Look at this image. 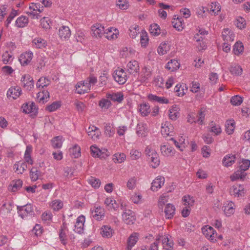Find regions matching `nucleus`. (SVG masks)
Here are the masks:
<instances>
[{
	"instance_id": "24",
	"label": "nucleus",
	"mask_w": 250,
	"mask_h": 250,
	"mask_svg": "<svg viewBox=\"0 0 250 250\" xmlns=\"http://www.w3.org/2000/svg\"><path fill=\"white\" fill-rule=\"evenodd\" d=\"M21 94V88L19 86L11 87L7 92V96L8 98H12L16 99Z\"/></svg>"
},
{
	"instance_id": "33",
	"label": "nucleus",
	"mask_w": 250,
	"mask_h": 250,
	"mask_svg": "<svg viewBox=\"0 0 250 250\" xmlns=\"http://www.w3.org/2000/svg\"><path fill=\"white\" fill-rule=\"evenodd\" d=\"M236 157L235 155L229 154L226 155L223 159V164L225 167H229L232 165L235 162Z\"/></svg>"
},
{
	"instance_id": "43",
	"label": "nucleus",
	"mask_w": 250,
	"mask_h": 250,
	"mask_svg": "<svg viewBox=\"0 0 250 250\" xmlns=\"http://www.w3.org/2000/svg\"><path fill=\"white\" fill-rule=\"evenodd\" d=\"M101 234L104 237L110 238L113 234V230L109 226H104L101 228Z\"/></svg>"
},
{
	"instance_id": "10",
	"label": "nucleus",
	"mask_w": 250,
	"mask_h": 250,
	"mask_svg": "<svg viewBox=\"0 0 250 250\" xmlns=\"http://www.w3.org/2000/svg\"><path fill=\"white\" fill-rule=\"evenodd\" d=\"M21 85L26 90H31L34 85V82L33 78L29 74L23 75L21 78Z\"/></svg>"
},
{
	"instance_id": "12",
	"label": "nucleus",
	"mask_w": 250,
	"mask_h": 250,
	"mask_svg": "<svg viewBox=\"0 0 250 250\" xmlns=\"http://www.w3.org/2000/svg\"><path fill=\"white\" fill-rule=\"evenodd\" d=\"M122 216L123 221L127 225H132L135 221L134 212L130 209L125 210Z\"/></svg>"
},
{
	"instance_id": "46",
	"label": "nucleus",
	"mask_w": 250,
	"mask_h": 250,
	"mask_svg": "<svg viewBox=\"0 0 250 250\" xmlns=\"http://www.w3.org/2000/svg\"><path fill=\"white\" fill-rule=\"evenodd\" d=\"M64 141L62 136H59L54 137L52 140V146L54 148H59L62 146Z\"/></svg>"
},
{
	"instance_id": "38",
	"label": "nucleus",
	"mask_w": 250,
	"mask_h": 250,
	"mask_svg": "<svg viewBox=\"0 0 250 250\" xmlns=\"http://www.w3.org/2000/svg\"><path fill=\"white\" fill-rule=\"evenodd\" d=\"M13 167L18 174H21L26 170L27 166L25 162H18L14 165Z\"/></svg>"
},
{
	"instance_id": "5",
	"label": "nucleus",
	"mask_w": 250,
	"mask_h": 250,
	"mask_svg": "<svg viewBox=\"0 0 250 250\" xmlns=\"http://www.w3.org/2000/svg\"><path fill=\"white\" fill-rule=\"evenodd\" d=\"M115 81L120 84H124L127 81L128 76L124 69L118 68L113 74Z\"/></svg>"
},
{
	"instance_id": "57",
	"label": "nucleus",
	"mask_w": 250,
	"mask_h": 250,
	"mask_svg": "<svg viewBox=\"0 0 250 250\" xmlns=\"http://www.w3.org/2000/svg\"><path fill=\"white\" fill-rule=\"evenodd\" d=\"M184 85H182L180 83L177 84L174 88V92L176 93V95L179 97L183 96L185 94V90H187V88L184 89Z\"/></svg>"
},
{
	"instance_id": "20",
	"label": "nucleus",
	"mask_w": 250,
	"mask_h": 250,
	"mask_svg": "<svg viewBox=\"0 0 250 250\" xmlns=\"http://www.w3.org/2000/svg\"><path fill=\"white\" fill-rule=\"evenodd\" d=\"M136 133L139 137H145L148 133L146 124L143 123H139L136 127Z\"/></svg>"
},
{
	"instance_id": "51",
	"label": "nucleus",
	"mask_w": 250,
	"mask_h": 250,
	"mask_svg": "<svg viewBox=\"0 0 250 250\" xmlns=\"http://www.w3.org/2000/svg\"><path fill=\"white\" fill-rule=\"evenodd\" d=\"M246 176V173L244 171L240 170H237L232 175L230 176V179L232 181H236L238 179H242Z\"/></svg>"
},
{
	"instance_id": "6",
	"label": "nucleus",
	"mask_w": 250,
	"mask_h": 250,
	"mask_svg": "<svg viewBox=\"0 0 250 250\" xmlns=\"http://www.w3.org/2000/svg\"><path fill=\"white\" fill-rule=\"evenodd\" d=\"M29 11L27 12L29 15L33 16V18L39 19L42 16L40 14L43 10V7L39 3H32L29 5Z\"/></svg>"
},
{
	"instance_id": "36",
	"label": "nucleus",
	"mask_w": 250,
	"mask_h": 250,
	"mask_svg": "<svg viewBox=\"0 0 250 250\" xmlns=\"http://www.w3.org/2000/svg\"><path fill=\"white\" fill-rule=\"evenodd\" d=\"M32 152V147L31 145H28L26 147V150L24 153V158L25 162L28 164L32 165L33 161L31 158V154Z\"/></svg>"
},
{
	"instance_id": "2",
	"label": "nucleus",
	"mask_w": 250,
	"mask_h": 250,
	"mask_svg": "<svg viewBox=\"0 0 250 250\" xmlns=\"http://www.w3.org/2000/svg\"><path fill=\"white\" fill-rule=\"evenodd\" d=\"M97 82V78L90 76L85 80L83 83L79 82L76 85V90L77 93L83 94L88 92L90 90L91 86L94 85Z\"/></svg>"
},
{
	"instance_id": "58",
	"label": "nucleus",
	"mask_w": 250,
	"mask_h": 250,
	"mask_svg": "<svg viewBox=\"0 0 250 250\" xmlns=\"http://www.w3.org/2000/svg\"><path fill=\"white\" fill-rule=\"evenodd\" d=\"M209 9L214 15H216L221 10V6L217 2H212L209 6Z\"/></svg>"
},
{
	"instance_id": "29",
	"label": "nucleus",
	"mask_w": 250,
	"mask_h": 250,
	"mask_svg": "<svg viewBox=\"0 0 250 250\" xmlns=\"http://www.w3.org/2000/svg\"><path fill=\"white\" fill-rule=\"evenodd\" d=\"M104 204L108 208V209L117 210L119 208V204L116 200L112 197H109L105 199Z\"/></svg>"
},
{
	"instance_id": "26",
	"label": "nucleus",
	"mask_w": 250,
	"mask_h": 250,
	"mask_svg": "<svg viewBox=\"0 0 250 250\" xmlns=\"http://www.w3.org/2000/svg\"><path fill=\"white\" fill-rule=\"evenodd\" d=\"M230 192L235 197L242 196L244 194V186L240 185H234L230 188Z\"/></svg>"
},
{
	"instance_id": "55",
	"label": "nucleus",
	"mask_w": 250,
	"mask_h": 250,
	"mask_svg": "<svg viewBox=\"0 0 250 250\" xmlns=\"http://www.w3.org/2000/svg\"><path fill=\"white\" fill-rule=\"evenodd\" d=\"M126 159L125 155L123 153H117L113 156V161L115 163H122Z\"/></svg>"
},
{
	"instance_id": "39",
	"label": "nucleus",
	"mask_w": 250,
	"mask_h": 250,
	"mask_svg": "<svg viewBox=\"0 0 250 250\" xmlns=\"http://www.w3.org/2000/svg\"><path fill=\"white\" fill-rule=\"evenodd\" d=\"M28 18L25 16H21L16 21V26L19 28H22L26 26L28 23Z\"/></svg>"
},
{
	"instance_id": "17",
	"label": "nucleus",
	"mask_w": 250,
	"mask_h": 250,
	"mask_svg": "<svg viewBox=\"0 0 250 250\" xmlns=\"http://www.w3.org/2000/svg\"><path fill=\"white\" fill-rule=\"evenodd\" d=\"M23 112L26 114H31V116H36L37 113V108L35 104H23L22 106Z\"/></svg>"
},
{
	"instance_id": "35",
	"label": "nucleus",
	"mask_w": 250,
	"mask_h": 250,
	"mask_svg": "<svg viewBox=\"0 0 250 250\" xmlns=\"http://www.w3.org/2000/svg\"><path fill=\"white\" fill-rule=\"evenodd\" d=\"M49 98V93L47 90H42L37 95V99L40 103H44L48 101Z\"/></svg>"
},
{
	"instance_id": "14",
	"label": "nucleus",
	"mask_w": 250,
	"mask_h": 250,
	"mask_svg": "<svg viewBox=\"0 0 250 250\" xmlns=\"http://www.w3.org/2000/svg\"><path fill=\"white\" fill-rule=\"evenodd\" d=\"M87 132L88 136L94 141L98 140L101 134L99 128L94 125L89 126Z\"/></svg>"
},
{
	"instance_id": "11",
	"label": "nucleus",
	"mask_w": 250,
	"mask_h": 250,
	"mask_svg": "<svg viewBox=\"0 0 250 250\" xmlns=\"http://www.w3.org/2000/svg\"><path fill=\"white\" fill-rule=\"evenodd\" d=\"M161 154L165 157H170L175 154V151L173 147L168 143H163L161 145Z\"/></svg>"
},
{
	"instance_id": "22",
	"label": "nucleus",
	"mask_w": 250,
	"mask_h": 250,
	"mask_svg": "<svg viewBox=\"0 0 250 250\" xmlns=\"http://www.w3.org/2000/svg\"><path fill=\"white\" fill-rule=\"evenodd\" d=\"M119 34V32L117 28L110 27L105 30L104 35L108 40H111L117 39Z\"/></svg>"
},
{
	"instance_id": "54",
	"label": "nucleus",
	"mask_w": 250,
	"mask_h": 250,
	"mask_svg": "<svg viewBox=\"0 0 250 250\" xmlns=\"http://www.w3.org/2000/svg\"><path fill=\"white\" fill-rule=\"evenodd\" d=\"M243 50L244 46L242 42H237L234 44L233 51L235 55H240L243 52Z\"/></svg>"
},
{
	"instance_id": "61",
	"label": "nucleus",
	"mask_w": 250,
	"mask_h": 250,
	"mask_svg": "<svg viewBox=\"0 0 250 250\" xmlns=\"http://www.w3.org/2000/svg\"><path fill=\"white\" fill-rule=\"evenodd\" d=\"M149 31L150 34L154 36H158L160 34V28L157 24H152L150 26Z\"/></svg>"
},
{
	"instance_id": "49",
	"label": "nucleus",
	"mask_w": 250,
	"mask_h": 250,
	"mask_svg": "<svg viewBox=\"0 0 250 250\" xmlns=\"http://www.w3.org/2000/svg\"><path fill=\"white\" fill-rule=\"evenodd\" d=\"M107 97L113 101H116L119 103L121 102L124 99L123 94L120 92L108 94L107 95Z\"/></svg>"
},
{
	"instance_id": "16",
	"label": "nucleus",
	"mask_w": 250,
	"mask_h": 250,
	"mask_svg": "<svg viewBox=\"0 0 250 250\" xmlns=\"http://www.w3.org/2000/svg\"><path fill=\"white\" fill-rule=\"evenodd\" d=\"M165 178L161 176H157L151 183V189L153 191H157L161 188L165 183Z\"/></svg>"
},
{
	"instance_id": "27",
	"label": "nucleus",
	"mask_w": 250,
	"mask_h": 250,
	"mask_svg": "<svg viewBox=\"0 0 250 250\" xmlns=\"http://www.w3.org/2000/svg\"><path fill=\"white\" fill-rule=\"evenodd\" d=\"M223 40L226 42H232L234 40L235 35L229 28L224 29L222 33Z\"/></svg>"
},
{
	"instance_id": "19",
	"label": "nucleus",
	"mask_w": 250,
	"mask_h": 250,
	"mask_svg": "<svg viewBox=\"0 0 250 250\" xmlns=\"http://www.w3.org/2000/svg\"><path fill=\"white\" fill-rule=\"evenodd\" d=\"M33 54L31 51L22 53L19 58V61L22 65H27L32 60Z\"/></svg>"
},
{
	"instance_id": "48",
	"label": "nucleus",
	"mask_w": 250,
	"mask_h": 250,
	"mask_svg": "<svg viewBox=\"0 0 250 250\" xmlns=\"http://www.w3.org/2000/svg\"><path fill=\"white\" fill-rule=\"evenodd\" d=\"M170 140L172 141L176 147L179 149L180 151H182L185 148V138L183 137H181L179 139V141H177L173 138L170 139Z\"/></svg>"
},
{
	"instance_id": "40",
	"label": "nucleus",
	"mask_w": 250,
	"mask_h": 250,
	"mask_svg": "<svg viewBox=\"0 0 250 250\" xmlns=\"http://www.w3.org/2000/svg\"><path fill=\"white\" fill-rule=\"evenodd\" d=\"M51 81L48 78L45 77H42L38 80L36 86L38 88H42L49 85Z\"/></svg>"
},
{
	"instance_id": "41",
	"label": "nucleus",
	"mask_w": 250,
	"mask_h": 250,
	"mask_svg": "<svg viewBox=\"0 0 250 250\" xmlns=\"http://www.w3.org/2000/svg\"><path fill=\"white\" fill-rule=\"evenodd\" d=\"M179 107L176 105H173L169 110V118L172 120H176L179 114Z\"/></svg>"
},
{
	"instance_id": "44",
	"label": "nucleus",
	"mask_w": 250,
	"mask_h": 250,
	"mask_svg": "<svg viewBox=\"0 0 250 250\" xmlns=\"http://www.w3.org/2000/svg\"><path fill=\"white\" fill-rule=\"evenodd\" d=\"M33 44L35 48L42 49L46 46L47 43L44 40L38 38L33 40Z\"/></svg>"
},
{
	"instance_id": "34",
	"label": "nucleus",
	"mask_w": 250,
	"mask_h": 250,
	"mask_svg": "<svg viewBox=\"0 0 250 250\" xmlns=\"http://www.w3.org/2000/svg\"><path fill=\"white\" fill-rule=\"evenodd\" d=\"M151 77V72L150 68L145 67L142 69L141 75V81L143 83L147 82Z\"/></svg>"
},
{
	"instance_id": "28",
	"label": "nucleus",
	"mask_w": 250,
	"mask_h": 250,
	"mask_svg": "<svg viewBox=\"0 0 250 250\" xmlns=\"http://www.w3.org/2000/svg\"><path fill=\"white\" fill-rule=\"evenodd\" d=\"M173 27L177 31H180L184 29L183 20L182 18L174 16L172 20Z\"/></svg>"
},
{
	"instance_id": "7",
	"label": "nucleus",
	"mask_w": 250,
	"mask_h": 250,
	"mask_svg": "<svg viewBox=\"0 0 250 250\" xmlns=\"http://www.w3.org/2000/svg\"><path fill=\"white\" fill-rule=\"evenodd\" d=\"M202 231L203 234L209 241L214 242L216 241L217 234L213 228L208 225L202 227Z\"/></svg>"
},
{
	"instance_id": "30",
	"label": "nucleus",
	"mask_w": 250,
	"mask_h": 250,
	"mask_svg": "<svg viewBox=\"0 0 250 250\" xmlns=\"http://www.w3.org/2000/svg\"><path fill=\"white\" fill-rule=\"evenodd\" d=\"M165 217L167 219H171L175 213V208L171 204H167L164 210Z\"/></svg>"
},
{
	"instance_id": "4",
	"label": "nucleus",
	"mask_w": 250,
	"mask_h": 250,
	"mask_svg": "<svg viewBox=\"0 0 250 250\" xmlns=\"http://www.w3.org/2000/svg\"><path fill=\"white\" fill-rule=\"evenodd\" d=\"M18 212L19 216L22 219L31 218L34 215L33 206L31 204H26L22 206L17 207Z\"/></svg>"
},
{
	"instance_id": "56",
	"label": "nucleus",
	"mask_w": 250,
	"mask_h": 250,
	"mask_svg": "<svg viewBox=\"0 0 250 250\" xmlns=\"http://www.w3.org/2000/svg\"><path fill=\"white\" fill-rule=\"evenodd\" d=\"M71 155L74 158H77L81 155V148L77 145H75L69 149Z\"/></svg>"
},
{
	"instance_id": "62",
	"label": "nucleus",
	"mask_w": 250,
	"mask_h": 250,
	"mask_svg": "<svg viewBox=\"0 0 250 250\" xmlns=\"http://www.w3.org/2000/svg\"><path fill=\"white\" fill-rule=\"evenodd\" d=\"M182 201L184 205L188 206V208H190V206H192L194 202L193 197L189 195L184 196L182 199Z\"/></svg>"
},
{
	"instance_id": "37",
	"label": "nucleus",
	"mask_w": 250,
	"mask_h": 250,
	"mask_svg": "<svg viewBox=\"0 0 250 250\" xmlns=\"http://www.w3.org/2000/svg\"><path fill=\"white\" fill-rule=\"evenodd\" d=\"M148 99L152 102H157L160 104H168L169 101L164 97H159L153 94H149Z\"/></svg>"
},
{
	"instance_id": "63",
	"label": "nucleus",
	"mask_w": 250,
	"mask_h": 250,
	"mask_svg": "<svg viewBox=\"0 0 250 250\" xmlns=\"http://www.w3.org/2000/svg\"><path fill=\"white\" fill-rule=\"evenodd\" d=\"M111 105V103L109 100L106 99H102L100 101L99 105L104 110L109 108Z\"/></svg>"
},
{
	"instance_id": "18",
	"label": "nucleus",
	"mask_w": 250,
	"mask_h": 250,
	"mask_svg": "<svg viewBox=\"0 0 250 250\" xmlns=\"http://www.w3.org/2000/svg\"><path fill=\"white\" fill-rule=\"evenodd\" d=\"M173 129L172 125L167 121L164 122L162 124L161 133L165 137L169 135L170 136V133L173 132Z\"/></svg>"
},
{
	"instance_id": "53",
	"label": "nucleus",
	"mask_w": 250,
	"mask_h": 250,
	"mask_svg": "<svg viewBox=\"0 0 250 250\" xmlns=\"http://www.w3.org/2000/svg\"><path fill=\"white\" fill-rule=\"evenodd\" d=\"M137 178L136 177L129 178L126 182V188L129 190H133L136 187Z\"/></svg>"
},
{
	"instance_id": "59",
	"label": "nucleus",
	"mask_w": 250,
	"mask_h": 250,
	"mask_svg": "<svg viewBox=\"0 0 250 250\" xmlns=\"http://www.w3.org/2000/svg\"><path fill=\"white\" fill-rule=\"evenodd\" d=\"M229 71L232 75H240L242 74L243 70L239 65H233L229 68Z\"/></svg>"
},
{
	"instance_id": "15",
	"label": "nucleus",
	"mask_w": 250,
	"mask_h": 250,
	"mask_svg": "<svg viewBox=\"0 0 250 250\" xmlns=\"http://www.w3.org/2000/svg\"><path fill=\"white\" fill-rule=\"evenodd\" d=\"M85 220V218L83 215H81L77 218L76 224L73 229L75 232L79 234H81L83 232Z\"/></svg>"
},
{
	"instance_id": "64",
	"label": "nucleus",
	"mask_w": 250,
	"mask_h": 250,
	"mask_svg": "<svg viewBox=\"0 0 250 250\" xmlns=\"http://www.w3.org/2000/svg\"><path fill=\"white\" fill-rule=\"evenodd\" d=\"M88 183L94 188H98L101 185L100 180L93 177H91L88 180Z\"/></svg>"
},
{
	"instance_id": "47",
	"label": "nucleus",
	"mask_w": 250,
	"mask_h": 250,
	"mask_svg": "<svg viewBox=\"0 0 250 250\" xmlns=\"http://www.w3.org/2000/svg\"><path fill=\"white\" fill-rule=\"evenodd\" d=\"M104 133L109 137H112L115 132L113 125L110 123H104Z\"/></svg>"
},
{
	"instance_id": "60",
	"label": "nucleus",
	"mask_w": 250,
	"mask_h": 250,
	"mask_svg": "<svg viewBox=\"0 0 250 250\" xmlns=\"http://www.w3.org/2000/svg\"><path fill=\"white\" fill-rule=\"evenodd\" d=\"M41 175V172L37 168L33 167L30 172V176L32 181H36Z\"/></svg>"
},
{
	"instance_id": "3",
	"label": "nucleus",
	"mask_w": 250,
	"mask_h": 250,
	"mask_svg": "<svg viewBox=\"0 0 250 250\" xmlns=\"http://www.w3.org/2000/svg\"><path fill=\"white\" fill-rule=\"evenodd\" d=\"M145 152L151 166L154 168L157 167L160 165V160L156 151L150 146H147L146 148Z\"/></svg>"
},
{
	"instance_id": "25",
	"label": "nucleus",
	"mask_w": 250,
	"mask_h": 250,
	"mask_svg": "<svg viewBox=\"0 0 250 250\" xmlns=\"http://www.w3.org/2000/svg\"><path fill=\"white\" fill-rule=\"evenodd\" d=\"M126 69L130 74H135L137 73L140 69L138 62L136 61H130L127 64Z\"/></svg>"
},
{
	"instance_id": "50",
	"label": "nucleus",
	"mask_w": 250,
	"mask_h": 250,
	"mask_svg": "<svg viewBox=\"0 0 250 250\" xmlns=\"http://www.w3.org/2000/svg\"><path fill=\"white\" fill-rule=\"evenodd\" d=\"M169 45L166 42H163L160 44L158 48L157 52L159 55H164L169 50Z\"/></svg>"
},
{
	"instance_id": "31",
	"label": "nucleus",
	"mask_w": 250,
	"mask_h": 250,
	"mask_svg": "<svg viewBox=\"0 0 250 250\" xmlns=\"http://www.w3.org/2000/svg\"><path fill=\"white\" fill-rule=\"evenodd\" d=\"M234 207V203L232 202L224 204V212L226 216H229L234 213L235 211Z\"/></svg>"
},
{
	"instance_id": "13",
	"label": "nucleus",
	"mask_w": 250,
	"mask_h": 250,
	"mask_svg": "<svg viewBox=\"0 0 250 250\" xmlns=\"http://www.w3.org/2000/svg\"><path fill=\"white\" fill-rule=\"evenodd\" d=\"M91 29L92 36L96 38H101L105 32L104 26L99 23L93 25Z\"/></svg>"
},
{
	"instance_id": "42",
	"label": "nucleus",
	"mask_w": 250,
	"mask_h": 250,
	"mask_svg": "<svg viewBox=\"0 0 250 250\" xmlns=\"http://www.w3.org/2000/svg\"><path fill=\"white\" fill-rule=\"evenodd\" d=\"M180 63L175 59L171 60L167 65L166 68L170 71H174L179 68Z\"/></svg>"
},
{
	"instance_id": "52",
	"label": "nucleus",
	"mask_w": 250,
	"mask_h": 250,
	"mask_svg": "<svg viewBox=\"0 0 250 250\" xmlns=\"http://www.w3.org/2000/svg\"><path fill=\"white\" fill-rule=\"evenodd\" d=\"M47 58L44 55H40L37 60V68L40 70L45 65Z\"/></svg>"
},
{
	"instance_id": "8",
	"label": "nucleus",
	"mask_w": 250,
	"mask_h": 250,
	"mask_svg": "<svg viewBox=\"0 0 250 250\" xmlns=\"http://www.w3.org/2000/svg\"><path fill=\"white\" fill-rule=\"evenodd\" d=\"M90 152L92 157L95 158H105L108 156L106 149H100L96 145L90 146Z\"/></svg>"
},
{
	"instance_id": "45",
	"label": "nucleus",
	"mask_w": 250,
	"mask_h": 250,
	"mask_svg": "<svg viewBox=\"0 0 250 250\" xmlns=\"http://www.w3.org/2000/svg\"><path fill=\"white\" fill-rule=\"evenodd\" d=\"M235 122L233 120H228L225 124L226 131L228 134L233 133L235 128Z\"/></svg>"
},
{
	"instance_id": "9",
	"label": "nucleus",
	"mask_w": 250,
	"mask_h": 250,
	"mask_svg": "<svg viewBox=\"0 0 250 250\" xmlns=\"http://www.w3.org/2000/svg\"><path fill=\"white\" fill-rule=\"evenodd\" d=\"M90 212L91 216L97 221L103 220L105 215L104 208L100 206H94L93 208H91Z\"/></svg>"
},
{
	"instance_id": "1",
	"label": "nucleus",
	"mask_w": 250,
	"mask_h": 250,
	"mask_svg": "<svg viewBox=\"0 0 250 250\" xmlns=\"http://www.w3.org/2000/svg\"><path fill=\"white\" fill-rule=\"evenodd\" d=\"M161 241L165 250H172L173 242L171 236L168 235L161 236L157 241L153 243L149 247L142 246L141 250H158L159 241Z\"/></svg>"
},
{
	"instance_id": "32",
	"label": "nucleus",
	"mask_w": 250,
	"mask_h": 250,
	"mask_svg": "<svg viewBox=\"0 0 250 250\" xmlns=\"http://www.w3.org/2000/svg\"><path fill=\"white\" fill-rule=\"evenodd\" d=\"M138 110L140 113L141 116L145 117L148 115L150 113V106L148 104L143 103L139 105Z\"/></svg>"
},
{
	"instance_id": "21",
	"label": "nucleus",
	"mask_w": 250,
	"mask_h": 250,
	"mask_svg": "<svg viewBox=\"0 0 250 250\" xmlns=\"http://www.w3.org/2000/svg\"><path fill=\"white\" fill-rule=\"evenodd\" d=\"M139 239V234L133 232L128 238L126 250H131Z\"/></svg>"
},
{
	"instance_id": "23",
	"label": "nucleus",
	"mask_w": 250,
	"mask_h": 250,
	"mask_svg": "<svg viewBox=\"0 0 250 250\" xmlns=\"http://www.w3.org/2000/svg\"><path fill=\"white\" fill-rule=\"evenodd\" d=\"M71 35L70 29L68 26H62L59 30V36L62 40H67Z\"/></svg>"
}]
</instances>
